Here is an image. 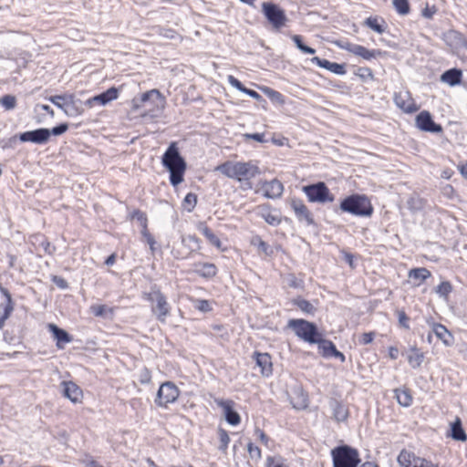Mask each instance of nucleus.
I'll list each match as a JSON object with an SVG mask.
<instances>
[{"label":"nucleus","mask_w":467,"mask_h":467,"mask_svg":"<svg viewBox=\"0 0 467 467\" xmlns=\"http://www.w3.org/2000/svg\"><path fill=\"white\" fill-rule=\"evenodd\" d=\"M36 108H39L41 109L42 110L47 112L51 117H54L55 113H54V110L50 108V106L48 105H45V104H38L36 106Z\"/></svg>","instance_id":"774afa93"},{"label":"nucleus","mask_w":467,"mask_h":467,"mask_svg":"<svg viewBox=\"0 0 467 467\" xmlns=\"http://www.w3.org/2000/svg\"><path fill=\"white\" fill-rule=\"evenodd\" d=\"M182 242L185 245L190 246L192 250L198 249L199 246V239L195 235H185L182 237Z\"/></svg>","instance_id":"ea45409f"},{"label":"nucleus","mask_w":467,"mask_h":467,"mask_svg":"<svg viewBox=\"0 0 467 467\" xmlns=\"http://www.w3.org/2000/svg\"><path fill=\"white\" fill-rule=\"evenodd\" d=\"M68 129V125L67 123H62L57 127H54L52 130H49L50 136H59L63 133H65Z\"/></svg>","instance_id":"5fc2aeb1"},{"label":"nucleus","mask_w":467,"mask_h":467,"mask_svg":"<svg viewBox=\"0 0 467 467\" xmlns=\"http://www.w3.org/2000/svg\"><path fill=\"white\" fill-rule=\"evenodd\" d=\"M152 98H156L157 99H159L161 101V103L164 102V98L162 97L161 92L158 89H151V90L147 91L141 95L140 103H138L134 99L133 100V108L136 109H139L140 107V103H144V102L151 99Z\"/></svg>","instance_id":"a878e982"},{"label":"nucleus","mask_w":467,"mask_h":467,"mask_svg":"<svg viewBox=\"0 0 467 467\" xmlns=\"http://www.w3.org/2000/svg\"><path fill=\"white\" fill-rule=\"evenodd\" d=\"M133 217H136L141 224H145L147 223L145 214L140 211L135 212Z\"/></svg>","instance_id":"338daca9"},{"label":"nucleus","mask_w":467,"mask_h":467,"mask_svg":"<svg viewBox=\"0 0 467 467\" xmlns=\"http://www.w3.org/2000/svg\"><path fill=\"white\" fill-rule=\"evenodd\" d=\"M318 348L321 351L324 357L329 358L332 357L333 353L336 351V346L329 340L322 339L320 337H318Z\"/></svg>","instance_id":"bb28decb"},{"label":"nucleus","mask_w":467,"mask_h":467,"mask_svg":"<svg viewBox=\"0 0 467 467\" xmlns=\"http://www.w3.org/2000/svg\"><path fill=\"white\" fill-rule=\"evenodd\" d=\"M294 304L300 308L303 312L306 314H314L315 307L314 306L307 300L303 298H296L294 300Z\"/></svg>","instance_id":"473e14b6"},{"label":"nucleus","mask_w":467,"mask_h":467,"mask_svg":"<svg viewBox=\"0 0 467 467\" xmlns=\"http://www.w3.org/2000/svg\"><path fill=\"white\" fill-rule=\"evenodd\" d=\"M254 358L256 365L260 368L261 374L268 377L273 372V364L271 356L268 353L254 352Z\"/></svg>","instance_id":"a211bd4d"},{"label":"nucleus","mask_w":467,"mask_h":467,"mask_svg":"<svg viewBox=\"0 0 467 467\" xmlns=\"http://www.w3.org/2000/svg\"><path fill=\"white\" fill-rule=\"evenodd\" d=\"M263 91L265 92V95H267L272 100L274 101H276V102H280V103H283L284 102V99H283V95L273 89V88H263Z\"/></svg>","instance_id":"79ce46f5"},{"label":"nucleus","mask_w":467,"mask_h":467,"mask_svg":"<svg viewBox=\"0 0 467 467\" xmlns=\"http://www.w3.org/2000/svg\"><path fill=\"white\" fill-rule=\"evenodd\" d=\"M148 300L156 303L152 306L151 310L156 316L157 319L162 323L166 321L167 317L170 315V306L166 300L165 296L160 290H153L148 294Z\"/></svg>","instance_id":"6e6552de"},{"label":"nucleus","mask_w":467,"mask_h":467,"mask_svg":"<svg viewBox=\"0 0 467 467\" xmlns=\"http://www.w3.org/2000/svg\"><path fill=\"white\" fill-rule=\"evenodd\" d=\"M353 54L366 60H370L382 55V52L379 49H368L363 46L358 45V47H353Z\"/></svg>","instance_id":"393cba45"},{"label":"nucleus","mask_w":467,"mask_h":467,"mask_svg":"<svg viewBox=\"0 0 467 467\" xmlns=\"http://www.w3.org/2000/svg\"><path fill=\"white\" fill-rule=\"evenodd\" d=\"M424 353L416 346H411L407 352V359L410 366L416 369L419 368L424 361Z\"/></svg>","instance_id":"6ab92c4d"},{"label":"nucleus","mask_w":467,"mask_h":467,"mask_svg":"<svg viewBox=\"0 0 467 467\" xmlns=\"http://www.w3.org/2000/svg\"><path fill=\"white\" fill-rule=\"evenodd\" d=\"M394 102L398 108L406 113H413L419 109L409 91L395 93Z\"/></svg>","instance_id":"4468645a"},{"label":"nucleus","mask_w":467,"mask_h":467,"mask_svg":"<svg viewBox=\"0 0 467 467\" xmlns=\"http://www.w3.org/2000/svg\"><path fill=\"white\" fill-rule=\"evenodd\" d=\"M329 71L335 73L337 75H344L346 74V68L344 64H338L335 62H331V66Z\"/></svg>","instance_id":"3c124183"},{"label":"nucleus","mask_w":467,"mask_h":467,"mask_svg":"<svg viewBox=\"0 0 467 467\" xmlns=\"http://www.w3.org/2000/svg\"><path fill=\"white\" fill-rule=\"evenodd\" d=\"M303 192L307 196L309 202H331L334 196L330 194L328 188L324 182H317L303 187Z\"/></svg>","instance_id":"0eeeda50"},{"label":"nucleus","mask_w":467,"mask_h":467,"mask_svg":"<svg viewBox=\"0 0 467 467\" xmlns=\"http://www.w3.org/2000/svg\"><path fill=\"white\" fill-rule=\"evenodd\" d=\"M197 272L204 277H213L216 275V266L213 264L204 263L202 265V269Z\"/></svg>","instance_id":"72a5a7b5"},{"label":"nucleus","mask_w":467,"mask_h":467,"mask_svg":"<svg viewBox=\"0 0 467 467\" xmlns=\"http://www.w3.org/2000/svg\"><path fill=\"white\" fill-rule=\"evenodd\" d=\"M49 138V130L45 128L26 131L19 135V140L22 142H33L36 144H44L48 141Z\"/></svg>","instance_id":"ddd939ff"},{"label":"nucleus","mask_w":467,"mask_h":467,"mask_svg":"<svg viewBox=\"0 0 467 467\" xmlns=\"http://www.w3.org/2000/svg\"><path fill=\"white\" fill-rule=\"evenodd\" d=\"M288 327H291L295 331L296 335L303 340L311 344L318 342L320 334L314 323L304 319H291L288 322Z\"/></svg>","instance_id":"423d86ee"},{"label":"nucleus","mask_w":467,"mask_h":467,"mask_svg":"<svg viewBox=\"0 0 467 467\" xmlns=\"http://www.w3.org/2000/svg\"><path fill=\"white\" fill-rule=\"evenodd\" d=\"M245 137H247L249 139H253L258 142L265 141V134H263V133L245 134Z\"/></svg>","instance_id":"0e129e2a"},{"label":"nucleus","mask_w":467,"mask_h":467,"mask_svg":"<svg viewBox=\"0 0 467 467\" xmlns=\"http://www.w3.org/2000/svg\"><path fill=\"white\" fill-rule=\"evenodd\" d=\"M337 422L345 421L348 418V410H332V416Z\"/></svg>","instance_id":"de8ad7c7"},{"label":"nucleus","mask_w":467,"mask_h":467,"mask_svg":"<svg viewBox=\"0 0 467 467\" xmlns=\"http://www.w3.org/2000/svg\"><path fill=\"white\" fill-rule=\"evenodd\" d=\"M311 62L313 64H316L317 65L318 67H323V68H326L327 70H329L330 68V66H331V62L327 60V59H322L318 57H314L311 58Z\"/></svg>","instance_id":"603ef678"},{"label":"nucleus","mask_w":467,"mask_h":467,"mask_svg":"<svg viewBox=\"0 0 467 467\" xmlns=\"http://www.w3.org/2000/svg\"><path fill=\"white\" fill-rule=\"evenodd\" d=\"M261 216L270 225L275 226L281 223L279 216L273 213L268 208H262Z\"/></svg>","instance_id":"2f4dec72"},{"label":"nucleus","mask_w":467,"mask_h":467,"mask_svg":"<svg viewBox=\"0 0 467 467\" xmlns=\"http://www.w3.org/2000/svg\"><path fill=\"white\" fill-rule=\"evenodd\" d=\"M413 467H439L437 464L432 463L430 461L425 459L418 458V460H414Z\"/></svg>","instance_id":"4d7b16f0"},{"label":"nucleus","mask_w":467,"mask_h":467,"mask_svg":"<svg viewBox=\"0 0 467 467\" xmlns=\"http://www.w3.org/2000/svg\"><path fill=\"white\" fill-rule=\"evenodd\" d=\"M436 13V8L434 6L432 7H430V6H426L423 10H422V16L426 18H432L433 15Z\"/></svg>","instance_id":"bf43d9fd"},{"label":"nucleus","mask_w":467,"mask_h":467,"mask_svg":"<svg viewBox=\"0 0 467 467\" xmlns=\"http://www.w3.org/2000/svg\"><path fill=\"white\" fill-rule=\"evenodd\" d=\"M432 331L435 336L442 341L445 346H451L453 342V337L451 332L441 324H434Z\"/></svg>","instance_id":"5701e85b"},{"label":"nucleus","mask_w":467,"mask_h":467,"mask_svg":"<svg viewBox=\"0 0 467 467\" xmlns=\"http://www.w3.org/2000/svg\"><path fill=\"white\" fill-rule=\"evenodd\" d=\"M90 310L96 317H104L106 311L112 313V310L108 308L105 305H93L90 306Z\"/></svg>","instance_id":"c03bdc74"},{"label":"nucleus","mask_w":467,"mask_h":467,"mask_svg":"<svg viewBox=\"0 0 467 467\" xmlns=\"http://www.w3.org/2000/svg\"><path fill=\"white\" fill-rule=\"evenodd\" d=\"M244 94L250 96L251 98L256 99V100H260L262 99V96L256 92L255 90H253V89H249L247 88H245V89L244 90Z\"/></svg>","instance_id":"e2e57ef3"},{"label":"nucleus","mask_w":467,"mask_h":467,"mask_svg":"<svg viewBox=\"0 0 467 467\" xmlns=\"http://www.w3.org/2000/svg\"><path fill=\"white\" fill-rule=\"evenodd\" d=\"M53 282L59 287V288H62V289H65L67 287V282L62 278V277H59V276H54L53 277Z\"/></svg>","instance_id":"052dcab7"},{"label":"nucleus","mask_w":467,"mask_h":467,"mask_svg":"<svg viewBox=\"0 0 467 467\" xmlns=\"http://www.w3.org/2000/svg\"><path fill=\"white\" fill-rule=\"evenodd\" d=\"M118 97L119 89L112 87L107 89L105 92H102L97 96L88 99V100H86L85 104L89 108H92L95 104L105 106L112 100L117 99Z\"/></svg>","instance_id":"dca6fc26"},{"label":"nucleus","mask_w":467,"mask_h":467,"mask_svg":"<svg viewBox=\"0 0 467 467\" xmlns=\"http://www.w3.org/2000/svg\"><path fill=\"white\" fill-rule=\"evenodd\" d=\"M224 411H225V414H224L225 420L230 425L235 426L240 423L241 419H240L239 414L236 412V410H224Z\"/></svg>","instance_id":"a19ab883"},{"label":"nucleus","mask_w":467,"mask_h":467,"mask_svg":"<svg viewBox=\"0 0 467 467\" xmlns=\"http://www.w3.org/2000/svg\"><path fill=\"white\" fill-rule=\"evenodd\" d=\"M376 333L375 332H367L363 333L360 336L359 343L362 345H368L370 344L374 338H375Z\"/></svg>","instance_id":"864d4df0"},{"label":"nucleus","mask_w":467,"mask_h":467,"mask_svg":"<svg viewBox=\"0 0 467 467\" xmlns=\"http://www.w3.org/2000/svg\"><path fill=\"white\" fill-rule=\"evenodd\" d=\"M0 292L5 297V300L0 303V329L5 327V321L9 318L14 311V302L12 300L9 291L0 285Z\"/></svg>","instance_id":"f8f14e48"},{"label":"nucleus","mask_w":467,"mask_h":467,"mask_svg":"<svg viewBox=\"0 0 467 467\" xmlns=\"http://www.w3.org/2000/svg\"><path fill=\"white\" fill-rule=\"evenodd\" d=\"M451 432L450 436L459 441H467V434L465 433L462 426V420L459 417H456L455 420L451 422Z\"/></svg>","instance_id":"4be33fe9"},{"label":"nucleus","mask_w":467,"mask_h":467,"mask_svg":"<svg viewBox=\"0 0 467 467\" xmlns=\"http://www.w3.org/2000/svg\"><path fill=\"white\" fill-rule=\"evenodd\" d=\"M180 391L171 381L162 383L158 390L156 402L159 406H167L173 403L179 397Z\"/></svg>","instance_id":"1a4fd4ad"},{"label":"nucleus","mask_w":467,"mask_h":467,"mask_svg":"<svg viewBox=\"0 0 467 467\" xmlns=\"http://www.w3.org/2000/svg\"><path fill=\"white\" fill-rule=\"evenodd\" d=\"M340 209L357 216H369L373 212L369 200L364 195L358 194L345 198L340 203Z\"/></svg>","instance_id":"7ed1b4c3"},{"label":"nucleus","mask_w":467,"mask_h":467,"mask_svg":"<svg viewBox=\"0 0 467 467\" xmlns=\"http://www.w3.org/2000/svg\"><path fill=\"white\" fill-rule=\"evenodd\" d=\"M47 100L60 109L68 117H75L83 113V109L78 105L80 101L72 93L50 96L47 98Z\"/></svg>","instance_id":"39448f33"},{"label":"nucleus","mask_w":467,"mask_h":467,"mask_svg":"<svg viewBox=\"0 0 467 467\" xmlns=\"http://www.w3.org/2000/svg\"><path fill=\"white\" fill-rule=\"evenodd\" d=\"M0 104L7 110L13 109L16 106V99L12 95H5L0 99Z\"/></svg>","instance_id":"c9c22d12"},{"label":"nucleus","mask_w":467,"mask_h":467,"mask_svg":"<svg viewBox=\"0 0 467 467\" xmlns=\"http://www.w3.org/2000/svg\"><path fill=\"white\" fill-rule=\"evenodd\" d=\"M414 460H418V458L406 451H402L398 456V462L402 467H413Z\"/></svg>","instance_id":"7c9ffc66"},{"label":"nucleus","mask_w":467,"mask_h":467,"mask_svg":"<svg viewBox=\"0 0 467 467\" xmlns=\"http://www.w3.org/2000/svg\"><path fill=\"white\" fill-rule=\"evenodd\" d=\"M415 121L417 128L420 130L431 133H440L442 131L441 126L433 121L431 113L427 110H423L418 114Z\"/></svg>","instance_id":"9b49d317"},{"label":"nucleus","mask_w":467,"mask_h":467,"mask_svg":"<svg viewBox=\"0 0 467 467\" xmlns=\"http://www.w3.org/2000/svg\"><path fill=\"white\" fill-rule=\"evenodd\" d=\"M247 451L252 459H260L261 458V450L259 447L250 442L247 445Z\"/></svg>","instance_id":"09e8293b"},{"label":"nucleus","mask_w":467,"mask_h":467,"mask_svg":"<svg viewBox=\"0 0 467 467\" xmlns=\"http://www.w3.org/2000/svg\"><path fill=\"white\" fill-rule=\"evenodd\" d=\"M430 276H431V272L427 268H424V267L414 268L409 272V277L419 281L418 285H420V283L425 281Z\"/></svg>","instance_id":"cd10ccee"},{"label":"nucleus","mask_w":467,"mask_h":467,"mask_svg":"<svg viewBox=\"0 0 467 467\" xmlns=\"http://www.w3.org/2000/svg\"><path fill=\"white\" fill-rule=\"evenodd\" d=\"M221 173L230 179L244 183V190L252 189L251 179L261 173L257 164L253 161H225L216 168Z\"/></svg>","instance_id":"f257e3e1"},{"label":"nucleus","mask_w":467,"mask_h":467,"mask_svg":"<svg viewBox=\"0 0 467 467\" xmlns=\"http://www.w3.org/2000/svg\"><path fill=\"white\" fill-rule=\"evenodd\" d=\"M393 5L400 15H407L410 12L408 0H392Z\"/></svg>","instance_id":"e433bc0d"},{"label":"nucleus","mask_w":467,"mask_h":467,"mask_svg":"<svg viewBox=\"0 0 467 467\" xmlns=\"http://www.w3.org/2000/svg\"><path fill=\"white\" fill-rule=\"evenodd\" d=\"M199 230L202 234L206 237V239L210 242L211 244L214 245L217 248H221L222 243L220 239L209 229L206 225L201 224L199 226Z\"/></svg>","instance_id":"c756f323"},{"label":"nucleus","mask_w":467,"mask_h":467,"mask_svg":"<svg viewBox=\"0 0 467 467\" xmlns=\"http://www.w3.org/2000/svg\"><path fill=\"white\" fill-rule=\"evenodd\" d=\"M218 435L220 440L219 449L224 451H226L228 444L230 442V437L227 431L221 427L218 429Z\"/></svg>","instance_id":"4c0bfd02"},{"label":"nucleus","mask_w":467,"mask_h":467,"mask_svg":"<svg viewBox=\"0 0 467 467\" xmlns=\"http://www.w3.org/2000/svg\"><path fill=\"white\" fill-rule=\"evenodd\" d=\"M266 467H288V465L280 457H268Z\"/></svg>","instance_id":"37998d69"},{"label":"nucleus","mask_w":467,"mask_h":467,"mask_svg":"<svg viewBox=\"0 0 467 467\" xmlns=\"http://www.w3.org/2000/svg\"><path fill=\"white\" fill-rule=\"evenodd\" d=\"M365 25L379 34H382L385 29L377 17H368L365 21Z\"/></svg>","instance_id":"f704fd0d"},{"label":"nucleus","mask_w":467,"mask_h":467,"mask_svg":"<svg viewBox=\"0 0 467 467\" xmlns=\"http://www.w3.org/2000/svg\"><path fill=\"white\" fill-rule=\"evenodd\" d=\"M395 398L402 407H409L412 401V397L408 389H396Z\"/></svg>","instance_id":"c85d7f7f"},{"label":"nucleus","mask_w":467,"mask_h":467,"mask_svg":"<svg viewBox=\"0 0 467 467\" xmlns=\"http://www.w3.org/2000/svg\"><path fill=\"white\" fill-rule=\"evenodd\" d=\"M263 189L265 191V197L268 199H277L280 198L283 194L284 185L277 179H274L269 182H265L263 183Z\"/></svg>","instance_id":"f3484780"},{"label":"nucleus","mask_w":467,"mask_h":467,"mask_svg":"<svg viewBox=\"0 0 467 467\" xmlns=\"http://www.w3.org/2000/svg\"><path fill=\"white\" fill-rule=\"evenodd\" d=\"M441 79L451 86L457 85L462 80V71L457 68L449 69L441 75Z\"/></svg>","instance_id":"b1692460"},{"label":"nucleus","mask_w":467,"mask_h":467,"mask_svg":"<svg viewBox=\"0 0 467 467\" xmlns=\"http://www.w3.org/2000/svg\"><path fill=\"white\" fill-rule=\"evenodd\" d=\"M49 331L52 332L54 337L57 339V346L58 348H63L61 343H69L72 340V337L64 329L59 328L55 324L48 325Z\"/></svg>","instance_id":"412c9836"},{"label":"nucleus","mask_w":467,"mask_h":467,"mask_svg":"<svg viewBox=\"0 0 467 467\" xmlns=\"http://www.w3.org/2000/svg\"><path fill=\"white\" fill-rule=\"evenodd\" d=\"M63 393L65 397L70 400L73 403H77L82 398L81 389L73 382H63Z\"/></svg>","instance_id":"aec40b11"},{"label":"nucleus","mask_w":467,"mask_h":467,"mask_svg":"<svg viewBox=\"0 0 467 467\" xmlns=\"http://www.w3.org/2000/svg\"><path fill=\"white\" fill-rule=\"evenodd\" d=\"M452 286L450 282L445 281L441 282L437 287H436V293L441 296L446 298L448 295L451 292Z\"/></svg>","instance_id":"58836bf2"},{"label":"nucleus","mask_w":467,"mask_h":467,"mask_svg":"<svg viewBox=\"0 0 467 467\" xmlns=\"http://www.w3.org/2000/svg\"><path fill=\"white\" fill-rule=\"evenodd\" d=\"M255 241H257V248H258V250H259V251H261V252H263V253H265V254H268V248H269L268 244H267L265 242H264V241H263L261 238H259V237H256V238L253 241V243H254V244H255Z\"/></svg>","instance_id":"13d9d810"},{"label":"nucleus","mask_w":467,"mask_h":467,"mask_svg":"<svg viewBox=\"0 0 467 467\" xmlns=\"http://www.w3.org/2000/svg\"><path fill=\"white\" fill-rule=\"evenodd\" d=\"M228 82L232 87L235 88L241 92H244V90L245 89V87L232 75L228 76Z\"/></svg>","instance_id":"6e6d98bb"},{"label":"nucleus","mask_w":467,"mask_h":467,"mask_svg":"<svg viewBox=\"0 0 467 467\" xmlns=\"http://www.w3.org/2000/svg\"><path fill=\"white\" fill-rule=\"evenodd\" d=\"M331 456L333 467H357L360 462L358 451L348 445L334 448Z\"/></svg>","instance_id":"20e7f679"},{"label":"nucleus","mask_w":467,"mask_h":467,"mask_svg":"<svg viewBox=\"0 0 467 467\" xmlns=\"http://www.w3.org/2000/svg\"><path fill=\"white\" fill-rule=\"evenodd\" d=\"M262 6L264 15L275 28L279 29L285 26L286 16L278 5L272 3H263Z\"/></svg>","instance_id":"9d476101"},{"label":"nucleus","mask_w":467,"mask_h":467,"mask_svg":"<svg viewBox=\"0 0 467 467\" xmlns=\"http://www.w3.org/2000/svg\"><path fill=\"white\" fill-rule=\"evenodd\" d=\"M184 204L186 209L191 212L197 203V196L194 193H188L184 198Z\"/></svg>","instance_id":"a18cd8bd"},{"label":"nucleus","mask_w":467,"mask_h":467,"mask_svg":"<svg viewBox=\"0 0 467 467\" xmlns=\"http://www.w3.org/2000/svg\"><path fill=\"white\" fill-rule=\"evenodd\" d=\"M290 204L299 222L305 223L306 225L314 224V218L311 212L301 200L293 199Z\"/></svg>","instance_id":"2eb2a0df"},{"label":"nucleus","mask_w":467,"mask_h":467,"mask_svg":"<svg viewBox=\"0 0 467 467\" xmlns=\"http://www.w3.org/2000/svg\"><path fill=\"white\" fill-rule=\"evenodd\" d=\"M408 320L409 318L404 312L399 313V322L405 328H409Z\"/></svg>","instance_id":"680f3d73"},{"label":"nucleus","mask_w":467,"mask_h":467,"mask_svg":"<svg viewBox=\"0 0 467 467\" xmlns=\"http://www.w3.org/2000/svg\"><path fill=\"white\" fill-rule=\"evenodd\" d=\"M195 308L202 312H209L212 310L210 302L208 300L200 299L195 302Z\"/></svg>","instance_id":"8fccbe9b"},{"label":"nucleus","mask_w":467,"mask_h":467,"mask_svg":"<svg viewBox=\"0 0 467 467\" xmlns=\"http://www.w3.org/2000/svg\"><path fill=\"white\" fill-rule=\"evenodd\" d=\"M293 41L295 42L296 46L297 47L298 49H300L301 51L303 50V48L306 46L305 45L303 42H302V38L300 36H297V35H295L293 36L292 37Z\"/></svg>","instance_id":"69168bd1"},{"label":"nucleus","mask_w":467,"mask_h":467,"mask_svg":"<svg viewBox=\"0 0 467 467\" xmlns=\"http://www.w3.org/2000/svg\"><path fill=\"white\" fill-rule=\"evenodd\" d=\"M162 164L170 171V182L177 186L183 181L186 162L181 156L175 142H172L162 156Z\"/></svg>","instance_id":"f03ea898"},{"label":"nucleus","mask_w":467,"mask_h":467,"mask_svg":"<svg viewBox=\"0 0 467 467\" xmlns=\"http://www.w3.org/2000/svg\"><path fill=\"white\" fill-rule=\"evenodd\" d=\"M356 75L358 76L363 80L366 79H373L372 70L368 67H358L357 69Z\"/></svg>","instance_id":"49530a36"}]
</instances>
